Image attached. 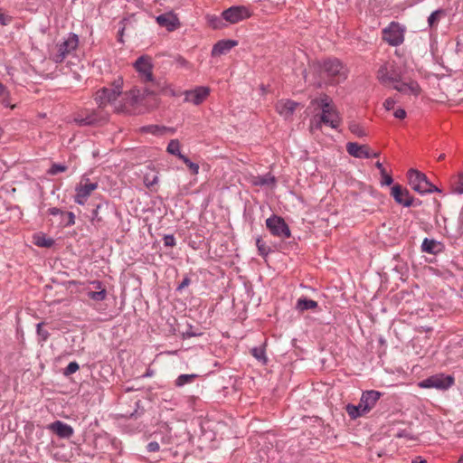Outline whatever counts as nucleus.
<instances>
[{
  "label": "nucleus",
  "instance_id": "f257e3e1",
  "mask_svg": "<svg viewBox=\"0 0 463 463\" xmlns=\"http://www.w3.org/2000/svg\"><path fill=\"white\" fill-rule=\"evenodd\" d=\"M309 109H313L311 118V129H321L323 125L336 129L341 124V118L332 100L326 95L322 94L310 101Z\"/></svg>",
  "mask_w": 463,
  "mask_h": 463
},
{
  "label": "nucleus",
  "instance_id": "f03ea898",
  "mask_svg": "<svg viewBox=\"0 0 463 463\" xmlns=\"http://www.w3.org/2000/svg\"><path fill=\"white\" fill-rule=\"evenodd\" d=\"M322 77L326 79V83L335 85L347 78V70L337 59H328L321 65Z\"/></svg>",
  "mask_w": 463,
  "mask_h": 463
},
{
  "label": "nucleus",
  "instance_id": "7ed1b4c3",
  "mask_svg": "<svg viewBox=\"0 0 463 463\" xmlns=\"http://www.w3.org/2000/svg\"><path fill=\"white\" fill-rule=\"evenodd\" d=\"M409 184L417 193L423 194L433 192H440L434 184H432L427 176L415 169L408 171Z\"/></svg>",
  "mask_w": 463,
  "mask_h": 463
},
{
  "label": "nucleus",
  "instance_id": "20e7f679",
  "mask_svg": "<svg viewBox=\"0 0 463 463\" xmlns=\"http://www.w3.org/2000/svg\"><path fill=\"white\" fill-rule=\"evenodd\" d=\"M78 45V35L75 33H69L63 42L57 44V52L51 54V59L55 63H61L69 54L77 49Z\"/></svg>",
  "mask_w": 463,
  "mask_h": 463
},
{
  "label": "nucleus",
  "instance_id": "39448f33",
  "mask_svg": "<svg viewBox=\"0 0 463 463\" xmlns=\"http://www.w3.org/2000/svg\"><path fill=\"white\" fill-rule=\"evenodd\" d=\"M377 80L383 85L394 84L402 79V72L394 62H384L377 71Z\"/></svg>",
  "mask_w": 463,
  "mask_h": 463
},
{
  "label": "nucleus",
  "instance_id": "423d86ee",
  "mask_svg": "<svg viewBox=\"0 0 463 463\" xmlns=\"http://www.w3.org/2000/svg\"><path fill=\"white\" fill-rule=\"evenodd\" d=\"M404 28L396 22H392L383 30V39L391 46H398L404 41Z\"/></svg>",
  "mask_w": 463,
  "mask_h": 463
},
{
  "label": "nucleus",
  "instance_id": "0eeeda50",
  "mask_svg": "<svg viewBox=\"0 0 463 463\" xmlns=\"http://www.w3.org/2000/svg\"><path fill=\"white\" fill-rule=\"evenodd\" d=\"M266 226L274 236L288 239L290 237V230L285 220L278 215H272L266 220Z\"/></svg>",
  "mask_w": 463,
  "mask_h": 463
},
{
  "label": "nucleus",
  "instance_id": "6e6552de",
  "mask_svg": "<svg viewBox=\"0 0 463 463\" xmlns=\"http://www.w3.org/2000/svg\"><path fill=\"white\" fill-rule=\"evenodd\" d=\"M454 383V378L450 375L435 374L419 383L421 388H435L447 390Z\"/></svg>",
  "mask_w": 463,
  "mask_h": 463
},
{
  "label": "nucleus",
  "instance_id": "1a4fd4ad",
  "mask_svg": "<svg viewBox=\"0 0 463 463\" xmlns=\"http://www.w3.org/2000/svg\"><path fill=\"white\" fill-rule=\"evenodd\" d=\"M250 16V11L244 5H232L222 13V18L229 24H237Z\"/></svg>",
  "mask_w": 463,
  "mask_h": 463
},
{
  "label": "nucleus",
  "instance_id": "9d476101",
  "mask_svg": "<svg viewBox=\"0 0 463 463\" xmlns=\"http://www.w3.org/2000/svg\"><path fill=\"white\" fill-rule=\"evenodd\" d=\"M97 188V182H90L89 178H82L75 187L74 202L80 205H84L91 193Z\"/></svg>",
  "mask_w": 463,
  "mask_h": 463
},
{
  "label": "nucleus",
  "instance_id": "9b49d317",
  "mask_svg": "<svg viewBox=\"0 0 463 463\" xmlns=\"http://www.w3.org/2000/svg\"><path fill=\"white\" fill-rule=\"evenodd\" d=\"M134 68L138 73L142 82L147 84L148 80H153V63L147 55H142L137 59Z\"/></svg>",
  "mask_w": 463,
  "mask_h": 463
},
{
  "label": "nucleus",
  "instance_id": "f8f14e48",
  "mask_svg": "<svg viewBox=\"0 0 463 463\" xmlns=\"http://www.w3.org/2000/svg\"><path fill=\"white\" fill-rule=\"evenodd\" d=\"M120 94V84L115 85L113 88H103L96 92L95 101L99 107H103L114 103Z\"/></svg>",
  "mask_w": 463,
  "mask_h": 463
},
{
  "label": "nucleus",
  "instance_id": "ddd939ff",
  "mask_svg": "<svg viewBox=\"0 0 463 463\" xmlns=\"http://www.w3.org/2000/svg\"><path fill=\"white\" fill-rule=\"evenodd\" d=\"M149 86L146 87L144 92L146 95H157V94H168L170 96H175L174 90L167 83L165 78L156 79L153 76V80H148Z\"/></svg>",
  "mask_w": 463,
  "mask_h": 463
},
{
  "label": "nucleus",
  "instance_id": "4468645a",
  "mask_svg": "<svg viewBox=\"0 0 463 463\" xmlns=\"http://www.w3.org/2000/svg\"><path fill=\"white\" fill-rule=\"evenodd\" d=\"M107 120V116L102 115L99 111L92 110L85 113H78L75 115L73 121L78 126H93L101 121Z\"/></svg>",
  "mask_w": 463,
  "mask_h": 463
},
{
  "label": "nucleus",
  "instance_id": "2eb2a0df",
  "mask_svg": "<svg viewBox=\"0 0 463 463\" xmlns=\"http://www.w3.org/2000/svg\"><path fill=\"white\" fill-rule=\"evenodd\" d=\"M210 89L208 87L200 86L194 90H186L184 92V100L194 105L201 104L209 95Z\"/></svg>",
  "mask_w": 463,
  "mask_h": 463
},
{
  "label": "nucleus",
  "instance_id": "dca6fc26",
  "mask_svg": "<svg viewBox=\"0 0 463 463\" xmlns=\"http://www.w3.org/2000/svg\"><path fill=\"white\" fill-rule=\"evenodd\" d=\"M391 194L399 204L404 207H410L412 205L413 198L410 195L407 189H402L399 184H395L392 187Z\"/></svg>",
  "mask_w": 463,
  "mask_h": 463
},
{
  "label": "nucleus",
  "instance_id": "f3484780",
  "mask_svg": "<svg viewBox=\"0 0 463 463\" xmlns=\"http://www.w3.org/2000/svg\"><path fill=\"white\" fill-rule=\"evenodd\" d=\"M156 23L167 31L173 32L180 27L178 17L172 12L162 14L156 18Z\"/></svg>",
  "mask_w": 463,
  "mask_h": 463
},
{
  "label": "nucleus",
  "instance_id": "a211bd4d",
  "mask_svg": "<svg viewBox=\"0 0 463 463\" xmlns=\"http://www.w3.org/2000/svg\"><path fill=\"white\" fill-rule=\"evenodd\" d=\"M346 151L350 156L356 158H371V150L366 145L349 142L346 144Z\"/></svg>",
  "mask_w": 463,
  "mask_h": 463
},
{
  "label": "nucleus",
  "instance_id": "6ab92c4d",
  "mask_svg": "<svg viewBox=\"0 0 463 463\" xmlns=\"http://www.w3.org/2000/svg\"><path fill=\"white\" fill-rule=\"evenodd\" d=\"M392 88L401 93L412 94L414 96H418L420 92V87L419 86L418 82L414 80L402 82L400 79L399 81H396L394 84H392Z\"/></svg>",
  "mask_w": 463,
  "mask_h": 463
},
{
  "label": "nucleus",
  "instance_id": "aec40b11",
  "mask_svg": "<svg viewBox=\"0 0 463 463\" xmlns=\"http://www.w3.org/2000/svg\"><path fill=\"white\" fill-rule=\"evenodd\" d=\"M48 429L62 439H69L73 435L72 427L61 420L51 423Z\"/></svg>",
  "mask_w": 463,
  "mask_h": 463
},
{
  "label": "nucleus",
  "instance_id": "412c9836",
  "mask_svg": "<svg viewBox=\"0 0 463 463\" xmlns=\"http://www.w3.org/2000/svg\"><path fill=\"white\" fill-rule=\"evenodd\" d=\"M381 397V392L378 391H365L362 393L360 402L364 406V410L369 412L376 404Z\"/></svg>",
  "mask_w": 463,
  "mask_h": 463
},
{
  "label": "nucleus",
  "instance_id": "4be33fe9",
  "mask_svg": "<svg viewBox=\"0 0 463 463\" xmlns=\"http://www.w3.org/2000/svg\"><path fill=\"white\" fill-rule=\"evenodd\" d=\"M48 213L52 216H59L60 224L64 227H69L75 223V215L72 212H63L57 207H52L48 210Z\"/></svg>",
  "mask_w": 463,
  "mask_h": 463
},
{
  "label": "nucleus",
  "instance_id": "5701e85b",
  "mask_svg": "<svg viewBox=\"0 0 463 463\" xmlns=\"http://www.w3.org/2000/svg\"><path fill=\"white\" fill-rule=\"evenodd\" d=\"M238 44L234 40H222L217 42L212 49V56H221L229 52L233 47Z\"/></svg>",
  "mask_w": 463,
  "mask_h": 463
},
{
  "label": "nucleus",
  "instance_id": "b1692460",
  "mask_svg": "<svg viewBox=\"0 0 463 463\" xmlns=\"http://www.w3.org/2000/svg\"><path fill=\"white\" fill-rule=\"evenodd\" d=\"M298 106V103L293 100H280L276 104V110L285 118L291 117Z\"/></svg>",
  "mask_w": 463,
  "mask_h": 463
},
{
  "label": "nucleus",
  "instance_id": "393cba45",
  "mask_svg": "<svg viewBox=\"0 0 463 463\" xmlns=\"http://www.w3.org/2000/svg\"><path fill=\"white\" fill-rule=\"evenodd\" d=\"M276 183V177L270 173L253 176L251 179V184L255 186H275Z\"/></svg>",
  "mask_w": 463,
  "mask_h": 463
},
{
  "label": "nucleus",
  "instance_id": "a878e982",
  "mask_svg": "<svg viewBox=\"0 0 463 463\" xmlns=\"http://www.w3.org/2000/svg\"><path fill=\"white\" fill-rule=\"evenodd\" d=\"M440 242L433 240L425 238L421 243V250L429 254H437L441 250Z\"/></svg>",
  "mask_w": 463,
  "mask_h": 463
},
{
  "label": "nucleus",
  "instance_id": "bb28decb",
  "mask_svg": "<svg viewBox=\"0 0 463 463\" xmlns=\"http://www.w3.org/2000/svg\"><path fill=\"white\" fill-rule=\"evenodd\" d=\"M141 131L144 133H150L155 136H161L165 134L166 131H170L171 133H174L173 128H169L163 126L158 125H148L141 128Z\"/></svg>",
  "mask_w": 463,
  "mask_h": 463
},
{
  "label": "nucleus",
  "instance_id": "cd10ccee",
  "mask_svg": "<svg viewBox=\"0 0 463 463\" xmlns=\"http://www.w3.org/2000/svg\"><path fill=\"white\" fill-rule=\"evenodd\" d=\"M316 307H317V302L306 298H298L296 304V308L300 312L315 309Z\"/></svg>",
  "mask_w": 463,
  "mask_h": 463
},
{
  "label": "nucleus",
  "instance_id": "c85d7f7f",
  "mask_svg": "<svg viewBox=\"0 0 463 463\" xmlns=\"http://www.w3.org/2000/svg\"><path fill=\"white\" fill-rule=\"evenodd\" d=\"M346 411L352 419H356L368 413L367 411L364 410V406L362 405L361 402L358 405L348 404L346 406Z\"/></svg>",
  "mask_w": 463,
  "mask_h": 463
},
{
  "label": "nucleus",
  "instance_id": "c756f323",
  "mask_svg": "<svg viewBox=\"0 0 463 463\" xmlns=\"http://www.w3.org/2000/svg\"><path fill=\"white\" fill-rule=\"evenodd\" d=\"M34 244L38 247L51 248L54 244V240L44 234H37L34 236Z\"/></svg>",
  "mask_w": 463,
  "mask_h": 463
},
{
  "label": "nucleus",
  "instance_id": "7c9ffc66",
  "mask_svg": "<svg viewBox=\"0 0 463 463\" xmlns=\"http://www.w3.org/2000/svg\"><path fill=\"white\" fill-rule=\"evenodd\" d=\"M0 103L6 107L14 109L15 106L10 102V93L5 86L0 82Z\"/></svg>",
  "mask_w": 463,
  "mask_h": 463
},
{
  "label": "nucleus",
  "instance_id": "2f4dec72",
  "mask_svg": "<svg viewBox=\"0 0 463 463\" xmlns=\"http://www.w3.org/2000/svg\"><path fill=\"white\" fill-rule=\"evenodd\" d=\"M86 294L91 300L95 302H101L106 299L108 292L107 290L93 291L90 289H86Z\"/></svg>",
  "mask_w": 463,
  "mask_h": 463
},
{
  "label": "nucleus",
  "instance_id": "473e14b6",
  "mask_svg": "<svg viewBox=\"0 0 463 463\" xmlns=\"http://www.w3.org/2000/svg\"><path fill=\"white\" fill-rule=\"evenodd\" d=\"M250 354L253 357H255L259 362L263 364H266L268 362V358L266 356L265 348L262 346L253 347L250 350Z\"/></svg>",
  "mask_w": 463,
  "mask_h": 463
},
{
  "label": "nucleus",
  "instance_id": "72a5a7b5",
  "mask_svg": "<svg viewBox=\"0 0 463 463\" xmlns=\"http://www.w3.org/2000/svg\"><path fill=\"white\" fill-rule=\"evenodd\" d=\"M166 151L171 155L178 156L180 159L184 156L180 152V142L178 139H172L167 145Z\"/></svg>",
  "mask_w": 463,
  "mask_h": 463
},
{
  "label": "nucleus",
  "instance_id": "f704fd0d",
  "mask_svg": "<svg viewBox=\"0 0 463 463\" xmlns=\"http://www.w3.org/2000/svg\"><path fill=\"white\" fill-rule=\"evenodd\" d=\"M195 377L196 374H181L175 380V385L178 387H182L187 383H192Z\"/></svg>",
  "mask_w": 463,
  "mask_h": 463
},
{
  "label": "nucleus",
  "instance_id": "c9c22d12",
  "mask_svg": "<svg viewBox=\"0 0 463 463\" xmlns=\"http://www.w3.org/2000/svg\"><path fill=\"white\" fill-rule=\"evenodd\" d=\"M256 246L258 248L259 254L262 257H266L270 252L269 247L266 245V243L262 241L261 238L256 239Z\"/></svg>",
  "mask_w": 463,
  "mask_h": 463
},
{
  "label": "nucleus",
  "instance_id": "e433bc0d",
  "mask_svg": "<svg viewBox=\"0 0 463 463\" xmlns=\"http://www.w3.org/2000/svg\"><path fill=\"white\" fill-rule=\"evenodd\" d=\"M43 322H40L36 325V333L40 342H46L50 336L47 330L43 329Z\"/></svg>",
  "mask_w": 463,
  "mask_h": 463
},
{
  "label": "nucleus",
  "instance_id": "4c0bfd02",
  "mask_svg": "<svg viewBox=\"0 0 463 463\" xmlns=\"http://www.w3.org/2000/svg\"><path fill=\"white\" fill-rule=\"evenodd\" d=\"M108 207V203H99L96 208L92 211V217H91V222L92 223H99L103 221L102 217L99 216V210L102 209L103 207Z\"/></svg>",
  "mask_w": 463,
  "mask_h": 463
},
{
  "label": "nucleus",
  "instance_id": "58836bf2",
  "mask_svg": "<svg viewBox=\"0 0 463 463\" xmlns=\"http://www.w3.org/2000/svg\"><path fill=\"white\" fill-rule=\"evenodd\" d=\"M349 130L354 134L355 136H357L358 137H364L366 135L365 131L364 130V128L356 122H350L349 124Z\"/></svg>",
  "mask_w": 463,
  "mask_h": 463
},
{
  "label": "nucleus",
  "instance_id": "ea45409f",
  "mask_svg": "<svg viewBox=\"0 0 463 463\" xmlns=\"http://www.w3.org/2000/svg\"><path fill=\"white\" fill-rule=\"evenodd\" d=\"M181 160L187 165L193 175L199 173V165L192 162L186 156H182Z\"/></svg>",
  "mask_w": 463,
  "mask_h": 463
},
{
  "label": "nucleus",
  "instance_id": "a19ab883",
  "mask_svg": "<svg viewBox=\"0 0 463 463\" xmlns=\"http://www.w3.org/2000/svg\"><path fill=\"white\" fill-rule=\"evenodd\" d=\"M453 192L458 194H463V173L458 175L457 180L453 184Z\"/></svg>",
  "mask_w": 463,
  "mask_h": 463
},
{
  "label": "nucleus",
  "instance_id": "79ce46f5",
  "mask_svg": "<svg viewBox=\"0 0 463 463\" xmlns=\"http://www.w3.org/2000/svg\"><path fill=\"white\" fill-rule=\"evenodd\" d=\"M444 13L443 10L439 9L430 14V15L428 18V24L430 27H433L439 20L440 14Z\"/></svg>",
  "mask_w": 463,
  "mask_h": 463
},
{
  "label": "nucleus",
  "instance_id": "37998d69",
  "mask_svg": "<svg viewBox=\"0 0 463 463\" xmlns=\"http://www.w3.org/2000/svg\"><path fill=\"white\" fill-rule=\"evenodd\" d=\"M175 63L180 68H184V69L192 68V64L181 55H176L175 57Z\"/></svg>",
  "mask_w": 463,
  "mask_h": 463
},
{
  "label": "nucleus",
  "instance_id": "c03bdc74",
  "mask_svg": "<svg viewBox=\"0 0 463 463\" xmlns=\"http://www.w3.org/2000/svg\"><path fill=\"white\" fill-rule=\"evenodd\" d=\"M80 366L77 362H71L67 367L64 369L63 374L65 376H69L79 370Z\"/></svg>",
  "mask_w": 463,
  "mask_h": 463
},
{
  "label": "nucleus",
  "instance_id": "a18cd8bd",
  "mask_svg": "<svg viewBox=\"0 0 463 463\" xmlns=\"http://www.w3.org/2000/svg\"><path fill=\"white\" fill-rule=\"evenodd\" d=\"M67 170V166L61 164H53L51 168L49 169L48 173L50 175H57L59 173L64 172Z\"/></svg>",
  "mask_w": 463,
  "mask_h": 463
},
{
  "label": "nucleus",
  "instance_id": "49530a36",
  "mask_svg": "<svg viewBox=\"0 0 463 463\" xmlns=\"http://www.w3.org/2000/svg\"><path fill=\"white\" fill-rule=\"evenodd\" d=\"M157 181H158L157 175L149 176L148 175H146L144 177V184L148 188L153 186L154 184H156L157 183Z\"/></svg>",
  "mask_w": 463,
  "mask_h": 463
},
{
  "label": "nucleus",
  "instance_id": "de8ad7c7",
  "mask_svg": "<svg viewBox=\"0 0 463 463\" xmlns=\"http://www.w3.org/2000/svg\"><path fill=\"white\" fill-rule=\"evenodd\" d=\"M163 241H164L165 246H166V247H174L175 245V239L174 235H171V234L165 235L163 238Z\"/></svg>",
  "mask_w": 463,
  "mask_h": 463
},
{
  "label": "nucleus",
  "instance_id": "09e8293b",
  "mask_svg": "<svg viewBox=\"0 0 463 463\" xmlns=\"http://www.w3.org/2000/svg\"><path fill=\"white\" fill-rule=\"evenodd\" d=\"M381 176H382V181H381V184L382 185H390L392 184L393 180H392V177L386 173V171L384 172V174H381Z\"/></svg>",
  "mask_w": 463,
  "mask_h": 463
},
{
  "label": "nucleus",
  "instance_id": "8fccbe9b",
  "mask_svg": "<svg viewBox=\"0 0 463 463\" xmlns=\"http://www.w3.org/2000/svg\"><path fill=\"white\" fill-rule=\"evenodd\" d=\"M129 94L131 95L132 103H137L141 99V93L138 90H130Z\"/></svg>",
  "mask_w": 463,
  "mask_h": 463
},
{
  "label": "nucleus",
  "instance_id": "3c124183",
  "mask_svg": "<svg viewBox=\"0 0 463 463\" xmlns=\"http://www.w3.org/2000/svg\"><path fill=\"white\" fill-rule=\"evenodd\" d=\"M159 449H160V446H159L158 442H156V441H151L146 446V449L148 452H156L159 450Z\"/></svg>",
  "mask_w": 463,
  "mask_h": 463
},
{
  "label": "nucleus",
  "instance_id": "603ef678",
  "mask_svg": "<svg viewBox=\"0 0 463 463\" xmlns=\"http://www.w3.org/2000/svg\"><path fill=\"white\" fill-rule=\"evenodd\" d=\"M396 101L394 99L392 98H388L385 99V101L383 102V107L385 108L386 110H391L393 109L394 105H395Z\"/></svg>",
  "mask_w": 463,
  "mask_h": 463
},
{
  "label": "nucleus",
  "instance_id": "864d4df0",
  "mask_svg": "<svg viewBox=\"0 0 463 463\" xmlns=\"http://www.w3.org/2000/svg\"><path fill=\"white\" fill-rule=\"evenodd\" d=\"M11 16L5 14L0 10V24L2 25H6L11 22Z\"/></svg>",
  "mask_w": 463,
  "mask_h": 463
},
{
  "label": "nucleus",
  "instance_id": "5fc2aeb1",
  "mask_svg": "<svg viewBox=\"0 0 463 463\" xmlns=\"http://www.w3.org/2000/svg\"><path fill=\"white\" fill-rule=\"evenodd\" d=\"M190 283H191V279L187 276H185L183 279L182 282L178 285L176 290H178V291L183 290L184 288L188 287L190 285Z\"/></svg>",
  "mask_w": 463,
  "mask_h": 463
},
{
  "label": "nucleus",
  "instance_id": "6e6d98bb",
  "mask_svg": "<svg viewBox=\"0 0 463 463\" xmlns=\"http://www.w3.org/2000/svg\"><path fill=\"white\" fill-rule=\"evenodd\" d=\"M90 284L93 286V288L96 289V291L107 290L105 288L104 285L102 284V282L99 280H92L90 282Z\"/></svg>",
  "mask_w": 463,
  "mask_h": 463
},
{
  "label": "nucleus",
  "instance_id": "4d7b16f0",
  "mask_svg": "<svg viewBox=\"0 0 463 463\" xmlns=\"http://www.w3.org/2000/svg\"><path fill=\"white\" fill-rule=\"evenodd\" d=\"M393 116L396 118H399V119H403L405 118L406 117V111L403 109H398L394 111V114Z\"/></svg>",
  "mask_w": 463,
  "mask_h": 463
},
{
  "label": "nucleus",
  "instance_id": "13d9d810",
  "mask_svg": "<svg viewBox=\"0 0 463 463\" xmlns=\"http://www.w3.org/2000/svg\"><path fill=\"white\" fill-rule=\"evenodd\" d=\"M211 24H212L213 27L216 29V28L221 27L222 20L218 17H214L213 19L211 20Z\"/></svg>",
  "mask_w": 463,
  "mask_h": 463
},
{
  "label": "nucleus",
  "instance_id": "bf43d9fd",
  "mask_svg": "<svg viewBox=\"0 0 463 463\" xmlns=\"http://www.w3.org/2000/svg\"><path fill=\"white\" fill-rule=\"evenodd\" d=\"M375 167H376L377 169H379L380 174H384L385 169H384V167H383V164H382L381 162L377 161V162L375 163Z\"/></svg>",
  "mask_w": 463,
  "mask_h": 463
},
{
  "label": "nucleus",
  "instance_id": "052dcab7",
  "mask_svg": "<svg viewBox=\"0 0 463 463\" xmlns=\"http://www.w3.org/2000/svg\"><path fill=\"white\" fill-rule=\"evenodd\" d=\"M411 463H427V461L420 457H417L414 459H412Z\"/></svg>",
  "mask_w": 463,
  "mask_h": 463
},
{
  "label": "nucleus",
  "instance_id": "680f3d73",
  "mask_svg": "<svg viewBox=\"0 0 463 463\" xmlns=\"http://www.w3.org/2000/svg\"><path fill=\"white\" fill-rule=\"evenodd\" d=\"M396 437H398V438L407 437V434H406L405 430H402V431H401V432H398V433L396 434Z\"/></svg>",
  "mask_w": 463,
  "mask_h": 463
},
{
  "label": "nucleus",
  "instance_id": "e2e57ef3",
  "mask_svg": "<svg viewBox=\"0 0 463 463\" xmlns=\"http://www.w3.org/2000/svg\"><path fill=\"white\" fill-rule=\"evenodd\" d=\"M380 156V152H372L371 151V157H378Z\"/></svg>",
  "mask_w": 463,
  "mask_h": 463
},
{
  "label": "nucleus",
  "instance_id": "0e129e2a",
  "mask_svg": "<svg viewBox=\"0 0 463 463\" xmlns=\"http://www.w3.org/2000/svg\"><path fill=\"white\" fill-rule=\"evenodd\" d=\"M444 158H445V154H441L438 157L439 160H443Z\"/></svg>",
  "mask_w": 463,
  "mask_h": 463
},
{
  "label": "nucleus",
  "instance_id": "69168bd1",
  "mask_svg": "<svg viewBox=\"0 0 463 463\" xmlns=\"http://www.w3.org/2000/svg\"><path fill=\"white\" fill-rule=\"evenodd\" d=\"M458 463H463V455L459 458Z\"/></svg>",
  "mask_w": 463,
  "mask_h": 463
},
{
  "label": "nucleus",
  "instance_id": "338daca9",
  "mask_svg": "<svg viewBox=\"0 0 463 463\" xmlns=\"http://www.w3.org/2000/svg\"><path fill=\"white\" fill-rule=\"evenodd\" d=\"M123 32H124V28H122V29L118 32V33H119L120 37H122Z\"/></svg>",
  "mask_w": 463,
  "mask_h": 463
},
{
  "label": "nucleus",
  "instance_id": "774afa93",
  "mask_svg": "<svg viewBox=\"0 0 463 463\" xmlns=\"http://www.w3.org/2000/svg\"><path fill=\"white\" fill-rule=\"evenodd\" d=\"M71 283H72V284H80V282H78V281H72Z\"/></svg>",
  "mask_w": 463,
  "mask_h": 463
}]
</instances>
